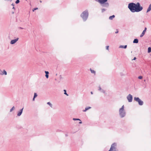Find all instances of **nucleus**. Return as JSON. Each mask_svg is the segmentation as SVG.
Instances as JSON below:
<instances>
[{
    "mask_svg": "<svg viewBox=\"0 0 151 151\" xmlns=\"http://www.w3.org/2000/svg\"><path fill=\"white\" fill-rule=\"evenodd\" d=\"M143 7L141 6L140 4L138 2L135 4V9L134 10V12H139L142 10Z\"/></svg>",
    "mask_w": 151,
    "mask_h": 151,
    "instance_id": "f257e3e1",
    "label": "nucleus"
},
{
    "mask_svg": "<svg viewBox=\"0 0 151 151\" xmlns=\"http://www.w3.org/2000/svg\"><path fill=\"white\" fill-rule=\"evenodd\" d=\"M151 52V47H149L148 49V52L150 53Z\"/></svg>",
    "mask_w": 151,
    "mask_h": 151,
    "instance_id": "a211bd4d",
    "label": "nucleus"
},
{
    "mask_svg": "<svg viewBox=\"0 0 151 151\" xmlns=\"http://www.w3.org/2000/svg\"><path fill=\"white\" fill-rule=\"evenodd\" d=\"M151 10V4H150L149 7L147 9V12H148Z\"/></svg>",
    "mask_w": 151,
    "mask_h": 151,
    "instance_id": "9b49d317",
    "label": "nucleus"
},
{
    "mask_svg": "<svg viewBox=\"0 0 151 151\" xmlns=\"http://www.w3.org/2000/svg\"><path fill=\"white\" fill-rule=\"evenodd\" d=\"M115 17V16L114 15H113L112 16H111L109 17V19L111 20H112Z\"/></svg>",
    "mask_w": 151,
    "mask_h": 151,
    "instance_id": "dca6fc26",
    "label": "nucleus"
},
{
    "mask_svg": "<svg viewBox=\"0 0 151 151\" xmlns=\"http://www.w3.org/2000/svg\"><path fill=\"white\" fill-rule=\"evenodd\" d=\"M119 114L121 117H124L125 114V113L124 111V106L123 105L119 110Z\"/></svg>",
    "mask_w": 151,
    "mask_h": 151,
    "instance_id": "20e7f679",
    "label": "nucleus"
},
{
    "mask_svg": "<svg viewBox=\"0 0 151 151\" xmlns=\"http://www.w3.org/2000/svg\"><path fill=\"white\" fill-rule=\"evenodd\" d=\"M134 100L138 102L139 105H142L143 104V102L142 100H141L139 98L135 97L134 98Z\"/></svg>",
    "mask_w": 151,
    "mask_h": 151,
    "instance_id": "423d86ee",
    "label": "nucleus"
},
{
    "mask_svg": "<svg viewBox=\"0 0 151 151\" xmlns=\"http://www.w3.org/2000/svg\"><path fill=\"white\" fill-rule=\"evenodd\" d=\"M91 107H87L86 108L85 110H83V112H85L86 111H87V110H88L89 109H91Z\"/></svg>",
    "mask_w": 151,
    "mask_h": 151,
    "instance_id": "f8f14e48",
    "label": "nucleus"
},
{
    "mask_svg": "<svg viewBox=\"0 0 151 151\" xmlns=\"http://www.w3.org/2000/svg\"><path fill=\"white\" fill-rule=\"evenodd\" d=\"M18 40V38H17L15 39L11 40V44H13L15 43Z\"/></svg>",
    "mask_w": 151,
    "mask_h": 151,
    "instance_id": "1a4fd4ad",
    "label": "nucleus"
},
{
    "mask_svg": "<svg viewBox=\"0 0 151 151\" xmlns=\"http://www.w3.org/2000/svg\"><path fill=\"white\" fill-rule=\"evenodd\" d=\"M105 10V9H102V11H104Z\"/></svg>",
    "mask_w": 151,
    "mask_h": 151,
    "instance_id": "473e14b6",
    "label": "nucleus"
},
{
    "mask_svg": "<svg viewBox=\"0 0 151 151\" xmlns=\"http://www.w3.org/2000/svg\"><path fill=\"white\" fill-rule=\"evenodd\" d=\"M135 4L133 3H129L128 4V8L130 9V11L132 12H134V9H135Z\"/></svg>",
    "mask_w": 151,
    "mask_h": 151,
    "instance_id": "7ed1b4c3",
    "label": "nucleus"
},
{
    "mask_svg": "<svg viewBox=\"0 0 151 151\" xmlns=\"http://www.w3.org/2000/svg\"><path fill=\"white\" fill-rule=\"evenodd\" d=\"M88 13L87 11H84L81 14V17L83 18V20L86 21L88 17Z\"/></svg>",
    "mask_w": 151,
    "mask_h": 151,
    "instance_id": "f03ea898",
    "label": "nucleus"
},
{
    "mask_svg": "<svg viewBox=\"0 0 151 151\" xmlns=\"http://www.w3.org/2000/svg\"><path fill=\"white\" fill-rule=\"evenodd\" d=\"M91 94H93V92H92V91H91Z\"/></svg>",
    "mask_w": 151,
    "mask_h": 151,
    "instance_id": "7c9ffc66",
    "label": "nucleus"
},
{
    "mask_svg": "<svg viewBox=\"0 0 151 151\" xmlns=\"http://www.w3.org/2000/svg\"><path fill=\"white\" fill-rule=\"evenodd\" d=\"M38 9V8H34V9H33L32 11L33 12H34L35 11V10H36V9Z\"/></svg>",
    "mask_w": 151,
    "mask_h": 151,
    "instance_id": "bb28decb",
    "label": "nucleus"
},
{
    "mask_svg": "<svg viewBox=\"0 0 151 151\" xmlns=\"http://www.w3.org/2000/svg\"><path fill=\"white\" fill-rule=\"evenodd\" d=\"M3 73L5 75H6L7 74V73H6V71H5V70H4V71H3Z\"/></svg>",
    "mask_w": 151,
    "mask_h": 151,
    "instance_id": "5701e85b",
    "label": "nucleus"
},
{
    "mask_svg": "<svg viewBox=\"0 0 151 151\" xmlns=\"http://www.w3.org/2000/svg\"><path fill=\"white\" fill-rule=\"evenodd\" d=\"M19 0H17L16 1L15 3L16 4H18V3H19Z\"/></svg>",
    "mask_w": 151,
    "mask_h": 151,
    "instance_id": "393cba45",
    "label": "nucleus"
},
{
    "mask_svg": "<svg viewBox=\"0 0 151 151\" xmlns=\"http://www.w3.org/2000/svg\"><path fill=\"white\" fill-rule=\"evenodd\" d=\"M47 104L48 105H49L50 107H52V105L50 102H48L47 103Z\"/></svg>",
    "mask_w": 151,
    "mask_h": 151,
    "instance_id": "aec40b11",
    "label": "nucleus"
},
{
    "mask_svg": "<svg viewBox=\"0 0 151 151\" xmlns=\"http://www.w3.org/2000/svg\"><path fill=\"white\" fill-rule=\"evenodd\" d=\"M23 109V108L22 109H21L20 110V111L17 114V115L18 116H20L21 114L22 113V112Z\"/></svg>",
    "mask_w": 151,
    "mask_h": 151,
    "instance_id": "9d476101",
    "label": "nucleus"
},
{
    "mask_svg": "<svg viewBox=\"0 0 151 151\" xmlns=\"http://www.w3.org/2000/svg\"><path fill=\"white\" fill-rule=\"evenodd\" d=\"M142 78V77L141 76H140L138 77V78L140 79H141Z\"/></svg>",
    "mask_w": 151,
    "mask_h": 151,
    "instance_id": "b1692460",
    "label": "nucleus"
},
{
    "mask_svg": "<svg viewBox=\"0 0 151 151\" xmlns=\"http://www.w3.org/2000/svg\"><path fill=\"white\" fill-rule=\"evenodd\" d=\"M116 144L115 143H113L111 146L110 149L108 151H118L116 150Z\"/></svg>",
    "mask_w": 151,
    "mask_h": 151,
    "instance_id": "39448f33",
    "label": "nucleus"
},
{
    "mask_svg": "<svg viewBox=\"0 0 151 151\" xmlns=\"http://www.w3.org/2000/svg\"><path fill=\"white\" fill-rule=\"evenodd\" d=\"M109 46H107L106 47V49L107 50H109Z\"/></svg>",
    "mask_w": 151,
    "mask_h": 151,
    "instance_id": "cd10ccee",
    "label": "nucleus"
},
{
    "mask_svg": "<svg viewBox=\"0 0 151 151\" xmlns=\"http://www.w3.org/2000/svg\"><path fill=\"white\" fill-rule=\"evenodd\" d=\"M64 94L68 96V95L66 93V90H64Z\"/></svg>",
    "mask_w": 151,
    "mask_h": 151,
    "instance_id": "412c9836",
    "label": "nucleus"
},
{
    "mask_svg": "<svg viewBox=\"0 0 151 151\" xmlns=\"http://www.w3.org/2000/svg\"><path fill=\"white\" fill-rule=\"evenodd\" d=\"M14 109V106H13L12 108L10 109V111H12Z\"/></svg>",
    "mask_w": 151,
    "mask_h": 151,
    "instance_id": "4be33fe9",
    "label": "nucleus"
},
{
    "mask_svg": "<svg viewBox=\"0 0 151 151\" xmlns=\"http://www.w3.org/2000/svg\"><path fill=\"white\" fill-rule=\"evenodd\" d=\"M45 72L46 73L45 76L47 78H48L49 72L48 71H45Z\"/></svg>",
    "mask_w": 151,
    "mask_h": 151,
    "instance_id": "ddd939ff",
    "label": "nucleus"
},
{
    "mask_svg": "<svg viewBox=\"0 0 151 151\" xmlns=\"http://www.w3.org/2000/svg\"><path fill=\"white\" fill-rule=\"evenodd\" d=\"M146 30H147V28L145 27L144 30H143L142 32V33L141 34V35L140 36V37H142L145 34V33L146 32Z\"/></svg>",
    "mask_w": 151,
    "mask_h": 151,
    "instance_id": "6e6552de",
    "label": "nucleus"
},
{
    "mask_svg": "<svg viewBox=\"0 0 151 151\" xmlns=\"http://www.w3.org/2000/svg\"><path fill=\"white\" fill-rule=\"evenodd\" d=\"M73 120H80V121H81L79 119H75V118H73Z\"/></svg>",
    "mask_w": 151,
    "mask_h": 151,
    "instance_id": "a878e982",
    "label": "nucleus"
},
{
    "mask_svg": "<svg viewBox=\"0 0 151 151\" xmlns=\"http://www.w3.org/2000/svg\"><path fill=\"white\" fill-rule=\"evenodd\" d=\"M37 96V95L36 94V93H34V98H33V101L35 100V99Z\"/></svg>",
    "mask_w": 151,
    "mask_h": 151,
    "instance_id": "f3484780",
    "label": "nucleus"
},
{
    "mask_svg": "<svg viewBox=\"0 0 151 151\" xmlns=\"http://www.w3.org/2000/svg\"><path fill=\"white\" fill-rule=\"evenodd\" d=\"M118 32V29H116V31L115 32V33H117Z\"/></svg>",
    "mask_w": 151,
    "mask_h": 151,
    "instance_id": "c85d7f7f",
    "label": "nucleus"
},
{
    "mask_svg": "<svg viewBox=\"0 0 151 151\" xmlns=\"http://www.w3.org/2000/svg\"><path fill=\"white\" fill-rule=\"evenodd\" d=\"M90 70L92 73H94V74H95V71L94 70H91V69H90Z\"/></svg>",
    "mask_w": 151,
    "mask_h": 151,
    "instance_id": "6ab92c4d",
    "label": "nucleus"
},
{
    "mask_svg": "<svg viewBox=\"0 0 151 151\" xmlns=\"http://www.w3.org/2000/svg\"><path fill=\"white\" fill-rule=\"evenodd\" d=\"M106 4H108V3H107Z\"/></svg>",
    "mask_w": 151,
    "mask_h": 151,
    "instance_id": "72a5a7b5",
    "label": "nucleus"
},
{
    "mask_svg": "<svg viewBox=\"0 0 151 151\" xmlns=\"http://www.w3.org/2000/svg\"><path fill=\"white\" fill-rule=\"evenodd\" d=\"M127 47V45H125L124 46L123 45H121L119 47L120 48H126Z\"/></svg>",
    "mask_w": 151,
    "mask_h": 151,
    "instance_id": "2eb2a0df",
    "label": "nucleus"
},
{
    "mask_svg": "<svg viewBox=\"0 0 151 151\" xmlns=\"http://www.w3.org/2000/svg\"><path fill=\"white\" fill-rule=\"evenodd\" d=\"M136 59V57H134V58L133 59V60H135Z\"/></svg>",
    "mask_w": 151,
    "mask_h": 151,
    "instance_id": "c756f323",
    "label": "nucleus"
},
{
    "mask_svg": "<svg viewBox=\"0 0 151 151\" xmlns=\"http://www.w3.org/2000/svg\"><path fill=\"white\" fill-rule=\"evenodd\" d=\"M127 98L129 102H132V96L131 94H129L127 96Z\"/></svg>",
    "mask_w": 151,
    "mask_h": 151,
    "instance_id": "0eeeda50",
    "label": "nucleus"
},
{
    "mask_svg": "<svg viewBox=\"0 0 151 151\" xmlns=\"http://www.w3.org/2000/svg\"><path fill=\"white\" fill-rule=\"evenodd\" d=\"M82 122H80L79 123V124H81L82 123Z\"/></svg>",
    "mask_w": 151,
    "mask_h": 151,
    "instance_id": "2f4dec72",
    "label": "nucleus"
},
{
    "mask_svg": "<svg viewBox=\"0 0 151 151\" xmlns=\"http://www.w3.org/2000/svg\"><path fill=\"white\" fill-rule=\"evenodd\" d=\"M133 42L134 43H137L138 42V40L137 39H134Z\"/></svg>",
    "mask_w": 151,
    "mask_h": 151,
    "instance_id": "4468645a",
    "label": "nucleus"
}]
</instances>
